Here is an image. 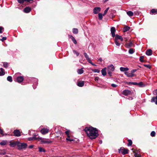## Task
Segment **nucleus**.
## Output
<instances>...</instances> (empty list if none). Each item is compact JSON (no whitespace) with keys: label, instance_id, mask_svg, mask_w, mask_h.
Returning a JSON list of instances; mask_svg holds the SVG:
<instances>
[{"label":"nucleus","instance_id":"f257e3e1","mask_svg":"<svg viewBox=\"0 0 157 157\" xmlns=\"http://www.w3.org/2000/svg\"><path fill=\"white\" fill-rule=\"evenodd\" d=\"M84 131L87 136L91 139L96 138L98 135V130L96 128L92 127H86Z\"/></svg>","mask_w":157,"mask_h":157},{"label":"nucleus","instance_id":"f03ea898","mask_svg":"<svg viewBox=\"0 0 157 157\" xmlns=\"http://www.w3.org/2000/svg\"><path fill=\"white\" fill-rule=\"evenodd\" d=\"M27 146L26 144L24 143H20L18 141L17 144V148L20 150L25 149Z\"/></svg>","mask_w":157,"mask_h":157},{"label":"nucleus","instance_id":"7ed1b4c3","mask_svg":"<svg viewBox=\"0 0 157 157\" xmlns=\"http://www.w3.org/2000/svg\"><path fill=\"white\" fill-rule=\"evenodd\" d=\"M40 140L41 142L43 144H49L52 142V141L49 139L46 138H38Z\"/></svg>","mask_w":157,"mask_h":157},{"label":"nucleus","instance_id":"20e7f679","mask_svg":"<svg viewBox=\"0 0 157 157\" xmlns=\"http://www.w3.org/2000/svg\"><path fill=\"white\" fill-rule=\"evenodd\" d=\"M119 152L120 153H121L123 155H124L128 153V150L127 149H125L123 147H122L119 150Z\"/></svg>","mask_w":157,"mask_h":157},{"label":"nucleus","instance_id":"39448f33","mask_svg":"<svg viewBox=\"0 0 157 157\" xmlns=\"http://www.w3.org/2000/svg\"><path fill=\"white\" fill-rule=\"evenodd\" d=\"M131 92L130 90H123L122 92L123 94L125 96H128L130 95Z\"/></svg>","mask_w":157,"mask_h":157},{"label":"nucleus","instance_id":"423d86ee","mask_svg":"<svg viewBox=\"0 0 157 157\" xmlns=\"http://www.w3.org/2000/svg\"><path fill=\"white\" fill-rule=\"evenodd\" d=\"M101 11V8L99 7H96L94 8L93 10L94 13L96 14L98 13Z\"/></svg>","mask_w":157,"mask_h":157},{"label":"nucleus","instance_id":"0eeeda50","mask_svg":"<svg viewBox=\"0 0 157 157\" xmlns=\"http://www.w3.org/2000/svg\"><path fill=\"white\" fill-rule=\"evenodd\" d=\"M18 141H10V146L12 147H14L15 146L17 145V144H18Z\"/></svg>","mask_w":157,"mask_h":157},{"label":"nucleus","instance_id":"6e6552de","mask_svg":"<svg viewBox=\"0 0 157 157\" xmlns=\"http://www.w3.org/2000/svg\"><path fill=\"white\" fill-rule=\"evenodd\" d=\"M14 135L16 136H21V133L18 130H14L13 131Z\"/></svg>","mask_w":157,"mask_h":157},{"label":"nucleus","instance_id":"1a4fd4ad","mask_svg":"<svg viewBox=\"0 0 157 157\" xmlns=\"http://www.w3.org/2000/svg\"><path fill=\"white\" fill-rule=\"evenodd\" d=\"M49 132V129L46 128H43L41 131V132L43 134H45L48 133Z\"/></svg>","mask_w":157,"mask_h":157},{"label":"nucleus","instance_id":"9d476101","mask_svg":"<svg viewBox=\"0 0 157 157\" xmlns=\"http://www.w3.org/2000/svg\"><path fill=\"white\" fill-rule=\"evenodd\" d=\"M116 29L114 27H112L111 28V32L113 37H114L115 36V32Z\"/></svg>","mask_w":157,"mask_h":157},{"label":"nucleus","instance_id":"9b49d317","mask_svg":"<svg viewBox=\"0 0 157 157\" xmlns=\"http://www.w3.org/2000/svg\"><path fill=\"white\" fill-rule=\"evenodd\" d=\"M31 10V8L29 7H26L24 9V12L26 13H29Z\"/></svg>","mask_w":157,"mask_h":157},{"label":"nucleus","instance_id":"f8f14e48","mask_svg":"<svg viewBox=\"0 0 157 157\" xmlns=\"http://www.w3.org/2000/svg\"><path fill=\"white\" fill-rule=\"evenodd\" d=\"M114 67L113 65H111L108 66V71H113L114 70Z\"/></svg>","mask_w":157,"mask_h":157},{"label":"nucleus","instance_id":"ddd939ff","mask_svg":"<svg viewBox=\"0 0 157 157\" xmlns=\"http://www.w3.org/2000/svg\"><path fill=\"white\" fill-rule=\"evenodd\" d=\"M115 40H117L118 39H120L121 41L123 40V37L120 36H119L117 34L115 36Z\"/></svg>","mask_w":157,"mask_h":157},{"label":"nucleus","instance_id":"4468645a","mask_svg":"<svg viewBox=\"0 0 157 157\" xmlns=\"http://www.w3.org/2000/svg\"><path fill=\"white\" fill-rule=\"evenodd\" d=\"M24 80L23 77V76H21L18 77L17 78V82L19 83L21 82Z\"/></svg>","mask_w":157,"mask_h":157},{"label":"nucleus","instance_id":"2eb2a0df","mask_svg":"<svg viewBox=\"0 0 157 157\" xmlns=\"http://www.w3.org/2000/svg\"><path fill=\"white\" fill-rule=\"evenodd\" d=\"M84 84V81H79L77 83V85L79 87H82Z\"/></svg>","mask_w":157,"mask_h":157},{"label":"nucleus","instance_id":"dca6fc26","mask_svg":"<svg viewBox=\"0 0 157 157\" xmlns=\"http://www.w3.org/2000/svg\"><path fill=\"white\" fill-rule=\"evenodd\" d=\"M146 54L148 56H151L152 54V50L150 49L147 50L146 52Z\"/></svg>","mask_w":157,"mask_h":157},{"label":"nucleus","instance_id":"f3484780","mask_svg":"<svg viewBox=\"0 0 157 157\" xmlns=\"http://www.w3.org/2000/svg\"><path fill=\"white\" fill-rule=\"evenodd\" d=\"M151 102H155V104L157 105V96L156 97H153L151 100Z\"/></svg>","mask_w":157,"mask_h":157},{"label":"nucleus","instance_id":"a211bd4d","mask_svg":"<svg viewBox=\"0 0 157 157\" xmlns=\"http://www.w3.org/2000/svg\"><path fill=\"white\" fill-rule=\"evenodd\" d=\"M35 131L33 130H32L31 131H29V133L30 135H33L34 136H36L37 135V134L35 133Z\"/></svg>","mask_w":157,"mask_h":157},{"label":"nucleus","instance_id":"6ab92c4d","mask_svg":"<svg viewBox=\"0 0 157 157\" xmlns=\"http://www.w3.org/2000/svg\"><path fill=\"white\" fill-rule=\"evenodd\" d=\"M106 67H105L101 70V72L103 76H105L106 75Z\"/></svg>","mask_w":157,"mask_h":157},{"label":"nucleus","instance_id":"aec40b11","mask_svg":"<svg viewBox=\"0 0 157 157\" xmlns=\"http://www.w3.org/2000/svg\"><path fill=\"white\" fill-rule=\"evenodd\" d=\"M70 38L72 40L74 43L75 44H77V42L75 38L72 36H70Z\"/></svg>","mask_w":157,"mask_h":157},{"label":"nucleus","instance_id":"412c9836","mask_svg":"<svg viewBox=\"0 0 157 157\" xmlns=\"http://www.w3.org/2000/svg\"><path fill=\"white\" fill-rule=\"evenodd\" d=\"M128 67H121L120 68V70L121 71H126L128 70Z\"/></svg>","mask_w":157,"mask_h":157},{"label":"nucleus","instance_id":"4be33fe9","mask_svg":"<svg viewBox=\"0 0 157 157\" xmlns=\"http://www.w3.org/2000/svg\"><path fill=\"white\" fill-rule=\"evenodd\" d=\"M5 72L3 69L2 68H0V76H2L5 75Z\"/></svg>","mask_w":157,"mask_h":157},{"label":"nucleus","instance_id":"5701e85b","mask_svg":"<svg viewBox=\"0 0 157 157\" xmlns=\"http://www.w3.org/2000/svg\"><path fill=\"white\" fill-rule=\"evenodd\" d=\"M130 29V27L128 26H125L123 29V31L124 32H127Z\"/></svg>","mask_w":157,"mask_h":157},{"label":"nucleus","instance_id":"b1692460","mask_svg":"<svg viewBox=\"0 0 157 157\" xmlns=\"http://www.w3.org/2000/svg\"><path fill=\"white\" fill-rule=\"evenodd\" d=\"M77 73L79 74H82L84 72V71L83 70V68L81 69H78L77 70Z\"/></svg>","mask_w":157,"mask_h":157},{"label":"nucleus","instance_id":"393cba45","mask_svg":"<svg viewBox=\"0 0 157 157\" xmlns=\"http://www.w3.org/2000/svg\"><path fill=\"white\" fill-rule=\"evenodd\" d=\"M127 15L130 17L132 16L133 15V13L131 11H128L127 12Z\"/></svg>","mask_w":157,"mask_h":157},{"label":"nucleus","instance_id":"a878e982","mask_svg":"<svg viewBox=\"0 0 157 157\" xmlns=\"http://www.w3.org/2000/svg\"><path fill=\"white\" fill-rule=\"evenodd\" d=\"M133 152L134 153V156L135 157H141V155L138 152H136L134 151H133Z\"/></svg>","mask_w":157,"mask_h":157},{"label":"nucleus","instance_id":"bb28decb","mask_svg":"<svg viewBox=\"0 0 157 157\" xmlns=\"http://www.w3.org/2000/svg\"><path fill=\"white\" fill-rule=\"evenodd\" d=\"M73 33L75 34H77L78 33V30L77 29L74 28L73 29Z\"/></svg>","mask_w":157,"mask_h":157},{"label":"nucleus","instance_id":"cd10ccee","mask_svg":"<svg viewBox=\"0 0 157 157\" xmlns=\"http://www.w3.org/2000/svg\"><path fill=\"white\" fill-rule=\"evenodd\" d=\"M132 42H130L128 43L126 45V47L127 48L131 47L132 46Z\"/></svg>","mask_w":157,"mask_h":157},{"label":"nucleus","instance_id":"c85d7f7f","mask_svg":"<svg viewBox=\"0 0 157 157\" xmlns=\"http://www.w3.org/2000/svg\"><path fill=\"white\" fill-rule=\"evenodd\" d=\"M7 141L6 140H3L0 143V144L1 145H5L6 144Z\"/></svg>","mask_w":157,"mask_h":157},{"label":"nucleus","instance_id":"c756f323","mask_svg":"<svg viewBox=\"0 0 157 157\" xmlns=\"http://www.w3.org/2000/svg\"><path fill=\"white\" fill-rule=\"evenodd\" d=\"M38 137L36 138V137H32L29 138L28 140L29 141H31V140H37L38 139Z\"/></svg>","mask_w":157,"mask_h":157},{"label":"nucleus","instance_id":"7c9ffc66","mask_svg":"<svg viewBox=\"0 0 157 157\" xmlns=\"http://www.w3.org/2000/svg\"><path fill=\"white\" fill-rule=\"evenodd\" d=\"M151 12L152 14L157 13V9H152L151 10Z\"/></svg>","mask_w":157,"mask_h":157},{"label":"nucleus","instance_id":"2f4dec72","mask_svg":"<svg viewBox=\"0 0 157 157\" xmlns=\"http://www.w3.org/2000/svg\"><path fill=\"white\" fill-rule=\"evenodd\" d=\"M138 86L140 87H143L145 86V85L143 84L142 82L138 83Z\"/></svg>","mask_w":157,"mask_h":157},{"label":"nucleus","instance_id":"473e14b6","mask_svg":"<svg viewBox=\"0 0 157 157\" xmlns=\"http://www.w3.org/2000/svg\"><path fill=\"white\" fill-rule=\"evenodd\" d=\"M7 80L10 82L12 81V78L11 76H8L7 78Z\"/></svg>","mask_w":157,"mask_h":157},{"label":"nucleus","instance_id":"72a5a7b5","mask_svg":"<svg viewBox=\"0 0 157 157\" xmlns=\"http://www.w3.org/2000/svg\"><path fill=\"white\" fill-rule=\"evenodd\" d=\"M125 74L128 77H132L133 76V75H132L131 73H128L127 72H125Z\"/></svg>","mask_w":157,"mask_h":157},{"label":"nucleus","instance_id":"f704fd0d","mask_svg":"<svg viewBox=\"0 0 157 157\" xmlns=\"http://www.w3.org/2000/svg\"><path fill=\"white\" fill-rule=\"evenodd\" d=\"M128 146H131L132 143V141L131 140H128Z\"/></svg>","mask_w":157,"mask_h":157},{"label":"nucleus","instance_id":"c9c22d12","mask_svg":"<svg viewBox=\"0 0 157 157\" xmlns=\"http://www.w3.org/2000/svg\"><path fill=\"white\" fill-rule=\"evenodd\" d=\"M39 151L40 152H45V150L43 148L41 147H39Z\"/></svg>","mask_w":157,"mask_h":157},{"label":"nucleus","instance_id":"e433bc0d","mask_svg":"<svg viewBox=\"0 0 157 157\" xmlns=\"http://www.w3.org/2000/svg\"><path fill=\"white\" fill-rule=\"evenodd\" d=\"M92 71L94 73H99L100 72V70L97 69L92 70Z\"/></svg>","mask_w":157,"mask_h":157},{"label":"nucleus","instance_id":"4c0bfd02","mask_svg":"<svg viewBox=\"0 0 157 157\" xmlns=\"http://www.w3.org/2000/svg\"><path fill=\"white\" fill-rule=\"evenodd\" d=\"M134 52V50L132 48L129 49L128 52L130 54H132Z\"/></svg>","mask_w":157,"mask_h":157},{"label":"nucleus","instance_id":"58836bf2","mask_svg":"<svg viewBox=\"0 0 157 157\" xmlns=\"http://www.w3.org/2000/svg\"><path fill=\"white\" fill-rule=\"evenodd\" d=\"M103 15L101 13H99L98 14V17L100 20H101L103 18Z\"/></svg>","mask_w":157,"mask_h":157},{"label":"nucleus","instance_id":"ea45409f","mask_svg":"<svg viewBox=\"0 0 157 157\" xmlns=\"http://www.w3.org/2000/svg\"><path fill=\"white\" fill-rule=\"evenodd\" d=\"M128 84H132L135 85H137L138 86V83L136 82H129Z\"/></svg>","mask_w":157,"mask_h":157},{"label":"nucleus","instance_id":"a19ab883","mask_svg":"<svg viewBox=\"0 0 157 157\" xmlns=\"http://www.w3.org/2000/svg\"><path fill=\"white\" fill-rule=\"evenodd\" d=\"M115 43L116 45L117 46H119L120 45V44L119 43V42L117 40H115Z\"/></svg>","mask_w":157,"mask_h":157},{"label":"nucleus","instance_id":"79ce46f5","mask_svg":"<svg viewBox=\"0 0 157 157\" xmlns=\"http://www.w3.org/2000/svg\"><path fill=\"white\" fill-rule=\"evenodd\" d=\"M109 9V7H108L105 10V11L104 12V14H103V16H104L106 14V13H107Z\"/></svg>","mask_w":157,"mask_h":157},{"label":"nucleus","instance_id":"37998d69","mask_svg":"<svg viewBox=\"0 0 157 157\" xmlns=\"http://www.w3.org/2000/svg\"><path fill=\"white\" fill-rule=\"evenodd\" d=\"M8 63H7L4 62L3 64L4 67L7 68L8 67Z\"/></svg>","mask_w":157,"mask_h":157},{"label":"nucleus","instance_id":"c03bdc74","mask_svg":"<svg viewBox=\"0 0 157 157\" xmlns=\"http://www.w3.org/2000/svg\"><path fill=\"white\" fill-rule=\"evenodd\" d=\"M151 135L152 137L155 136V131H153L151 133Z\"/></svg>","mask_w":157,"mask_h":157},{"label":"nucleus","instance_id":"a18cd8bd","mask_svg":"<svg viewBox=\"0 0 157 157\" xmlns=\"http://www.w3.org/2000/svg\"><path fill=\"white\" fill-rule=\"evenodd\" d=\"M4 31V28L0 26V33H2Z\"/></svg>","mask_w":157,"mask_h":157},{"label":"nucleus","instance_id":"49530a36","mask_svg":"<svg viewBox=\"0 0 157 157\" xmlns=\"http://www.w3.org/2000/svg\"><path fill=\"white\" fill-rule=\"evenodd\" d=\"M17 1L19 3L21 4L26 1V0H17Z\"/></svg>","mask_w":157,"mask_h":157},{"label":"nucleus","instance_id":"de8ad7c7","mask_svg":"<svg viewBox=\"0 0 157 157\" xmlns=\"http://www.w3.org/2000/svg\"><path fill=\"white\" fill-rule=\"evenodd\" d=\"M144 58V56H140V61L141 62H144V60L143 59V58Z\"/></svg>","mask_w":157,"mask_h":157},{"label":"nucleus","instance_id":"09e8293b","mask_svg":"<svg viewBox=\"0 0 157 157\" xmlns=\"http://www.w3.org/2000/svg\"><path fill=\"white\" fill-rule=\"evenodd\" d=\"M73 53L74 54H75L77 56H78L79 55V53L78 52L75 50L73 51Z\"/></svg>","mask_w":157,"mask_h":157},{"label":"nucleus","instance_id":"8fccbe9b","mask_svg":"<svg viewBox=\"0 0 157 157\" xmlns=\"http://www.w3.org/2000/svg\"><path fill=\"white\" fill-rule=\"evenodd\" d=\"M84 55L86 59L89 58V57L88 55H87V54L86 53H85V52L84 53Z\"/></svg>","mask_w":157,"mask_h":157},{"label":"nucleus","instance_id":"3c124183","mask_svg":"<svg viewBox=\"0 0 157 157\" xmlns=\"http://www.w3.org/2000/svg\"><path fill=\"white\" fill-rule=\"evenodd\" d=\"M66 140L67 141H73V139H71L70 137L69 138L68 137L67 138H66Z\"/></svg>","mask_w":157,"mask_h":157},{"label":"nucleus","instance_id":"603ef678","mask_svg":"<svg viewBox=\"0 0 157 157\" xmlns=\"http://www.w3.org/2000/svg\"><path fill=\"white\" fill-rule=\"evenodd\" d=\"M140 12L137 11H134V13L136 15H138L140 14Z\"/></svg>","mask_w":157,"mask_h":157},{"label":"nucleus","instance_id":"864d4df0","mask_svg":"<svg viewBox=\"0 0 157 157\" xmlns=\"http://www.w3.org/2000/svg\"><path fill=\"white\" fill-rule=\"evenodd\" d=\"M69 132H70V131L69 130L65 132V133L66 134H67V137H68L69 138L70 137V136L69 135Z\"/></svg>","mask_w":157,"mask_h":157},{"label":"nucleus","instance_id":"5fc2aeb1","mask_svg":"<svg viewBox=\"0 0 157 157\" xmlns=\"http://www.w3.org/2000/svg\"><path fill=\"white\" fill-rule=\"evenodd\" d=\"M108 75L110 76H111L112 75V71H108Z\"/></svg>","mask_w":157,"mask_h":157},{"label":"nucleus","instance_id":"6e6d98bb","mask_svg":"<svg viewBox=\"0 0 157 157\" xmlns=\"http://www.w3.org/2000/svg\"><path fill=\"white\" fill-rule=\"evenodd\" d=\"M144 66L145 67H146L148 68H151V66L150 65H149V64H148V65H147V64H144Z\"/></svg>","mask_w":157,"mask_h":157},{"label":"nucleus","instance_id":"4d7b16f0","mask_svg":"<svg viewBox=\"0 0 157 157\" xmlns=\"http://www.w3.org/2000/svg\"><path fill=\"white\" fill-rule=\"evenodd\" d=\"M153 94L155 95H157V89H156L154 91Z\"/></svg>","mask_w":157,"mask_h":157},{"label":"nucleus","instance_id":"13d9d810","mask_svg":"<svg viewBox=\"0 0 157 157\" xmlns=\"http://www.w3.org/2000/svg\"><path fill=\"white\" fill-rule=\"evenodd\" d=\"M6 37H3L2 38V39H0V40L2 41H3L5 40H6Z\"/></svg>","mask_w":157,"mask_h":157},{"label":"nucleus","instance_id":"bf43d9fd","mask_svg":"<svg viewBox=\"0 0 157 157\" xmlns=\"http://www.w3.org/2000/svg\"><path fill=\"white\" fill-rule=\"evenodd\" d=\"M111 85L113 87H116L117 86V85L114 84H112Z\"/></svg>","mask_w":157,"mask_h":157},{"label":"nucleus","instance_id":"052dcab7","mask_svg":"<svg viewBox=\"0 0 157 157\" xmlns=\"http://www.w3.org/2000/svg\"><path fill=\"white\" fill-rule=\"evenodd\" d=\"M34 80L35 81V83L37 84L38 81V79L37 78H34Z\"/></svg>","mask_w":157,"mask_h":157},{"label":"nucleus","instance_id":"680f3d73","mask_svg":"<svg viewBox=\"0 0 157 157\" xmlns=\"http://www.w3.org/2000/svg\"><path fill=\"white\" fill-rule=\"evenodd\" d=\"M86 60H87V61L89 63H90L92 62L90 59L89 58L88 59H87Z\"/></svg>","mask_w":157,"mask_h":157},{"label":"nucleus","instance_id":"e2e57ef3","mask_svg":"<svg viewBox=\"0 0 157 157\" xmlns=\"http://www.w3.org/2000/svg\"><path fill=\"white\" fill-rule=\"evenodd\" d=\"M136 69H135V70H132L131 71V73L132 75H133L132 74L133 73H134L135 72H136Z\"/></svg>","mask_w":157,"mask_h":157},{"label":"nucleus","instance_id":"0e129e2a","mask_svg":"<svg viewBox=\"0 0 157 157\" xmlns=\"http://www.w3.org/2000/svg\"><path fill=\"white\" fill-rule=\"evenodd\" d=\"M0 133L1 134L3 135V130L0 128Z\"/></svg>","mask_w":157,"mask_h":157},{"label":"nucleus","instance_id":"69168bd1","mask_svg":"<svg viewBox=\"0 0 157 157\" xmlns=\"http://www.w3.org/2000/svg\"><path fill=\"white\" fill-rule=\"evenodd\" d=\"M99 79V77H96L94 79V80L96 81H98Z\"/></svg>","mask_w":157,"mask_h":157},{"label":"nucleus","instance_id":"338daca9","mask_svg":"<svg viewBox=\"0 0 157 157\" xmlns=\"http://www.w3.org/2000/svg\"><path fill=\"white\" fill-rule=\"evenodd\" d=\"M33 145H31L29 146V148H33Z\"/></svg>","mask_w":157,"mask_h":157},{"label":"nucleus","instance_id":"774afa93","mask_svg":"<svg viewBox=\"0 0 157 157\" xmlns=\"http://www.w3.org/2000/svg\"><path fill=\"white\" fill-rule=\"evenodd\" d=\"M98 60H99L100 62H101L102 61V59L101 58H100L98 59Z\"/></svg>","mask_w":157,"mask_h":157}]
</instances>
